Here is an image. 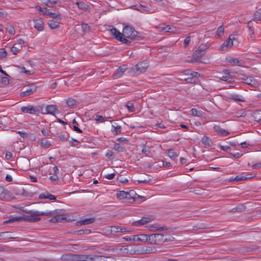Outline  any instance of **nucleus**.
Returning a JSON list of instances; mask_svg holds the SVG:
<instances>
[{
    "instance_id": "1",
    "label": "nucleus",
    "mask_w": 261,
    "mask_h": 261,
    "mask_svg": "<svg viewBox=\"0 0 261 261\" xmlns=\"http://www.w3.org/2000/svg\"><path fill=\"white\" fill-rule=\"evenodd\" d=\"M58 210L53 211L46 212H40L39 211H29L26 213L30 214V215H24L23 217H16L10 218L8 220L4 222V224L11 223L14 222H20L21 221H25L31 222H35L40 220L41 218L39 216H54L49 222L54 223L61 222L63 220H65L66 218L60 217V214L58 212Z\"/></svg>"
},
{
    "instance_id": "2",
    "label": "nucleus",
    "mask_w": 261,
    "mask_h": 261,
    "mask_svg": "<svg viewBox=\"0 0 261 261\" xmlns=\"http://www.w3.org/2000/svg\"><path fill=\"white\" fill-rule=\"evenodd\" d=\"M110 31L112 35L117 40L127 45H129L131 43V41L129 40H135L138 34L134 28L128 25L124 27L122 33L114 28H113Z\"/></svg>"
},
{
    "instance_id": "3",
    "label": "nucleus",
    "mask_w": 261,
    "mask_h": 261,
    "mask_svg": "<svg viewBox=\"0 0 261 261\" xmlns=\"http://www.w3.org/2000/svg\"><path fill=\"white\" fill-rule=\"evenodd\" d=\"M147 241L151 244L160 245L171 240L170 238H165L164 236L161 233H154L150 235H147Z\"/></svg>"
},
{
    "instance_id": "4",
    "label": "nucleus",
    "mask_w": 261,
    "mask_h": 261,
    "mask_svg": "<svg viewBox=\"0 0 261 261\" xmlns=\"http://www.w3.org/2000/svg\"><path fill=\"white\" fill-rule=\"evenodd\" d=\"M206 49L204 45H201L198 49L195 51L193 55L192 62H200L199 60L204 55L205 51Z\"/></svg>"
},
{
    "instance_id": "5",
    "label": "nucleus",
    "mask_w": 261,
    "mask_h": 261,
    "mask_svg": "<svg viewBox=\"0 0 261 261\" xmlns=\"http://www.w3.org/2000/svg\"><path fill=\"white\" fill-rule=\"evenodd\" d=\"M124 240L127 241L146 242L147 241V234H141L139 235H134L127 238H123Z\"/></svg>"
},
{
    "instance_id": "6",
    "label": "nucleus",
    "mask_w": 261,
    "mask_h": 261,
    "mask_svg": "<svg viewBox=\"0 0 261 261\" xmlns=\"http://www.w3.org/2000/svg\"><path fill=\"white\" fill-rule=\"evenodd\" d=\"M155 217L153 216L144 217H142L140 220L134 222L133 223V225L135 226H142L153 221Z\"/></svg>"
},
{
    "instance_id": "7",
    "label": "nucleus",
    "mask_w": 261,
    "mask_h": 261,
    "mask_svg": "<svg viewBox=\"0 0 261 261\" xmlns=\"http://www.w3.org/2000/svg\"><path fill=\"white\" fill-rule=\"evenodd\" d=\"M126 194V200L125 202H132L136 200L137 197L143 199L142 201H144L145 198L144 197H139L133 190H130L129 192H125Z\"/></svg>"
},
{
    "instance_id": "8",
    "label": "nucleus",
    "mask_w": 261,
    "mask_h": 261,
    "mask_svg": "<svg viewBox=\"0 0 261 261\" xmlns=\"http://www.w3.org/2000/svg\"><path fill=\"white\" fill-rule=\"evenodd\" d=\"M234 36L229 35L228 38L224 42L220 47L222 50H226L228 48H231L233 46V40H235Z\"/></svg>"
},
{
    "instance_id": "9",
    "label": "nucleus",
    "mask_w": 261,
    "mask_h": 261,
    "mask_svg": "<svg viewBox=\"0 0 261 261\" xmlns=\"http://www.w3.org/2000/svg\"><path fill=\"white\" fill-rule=\"evenodd\" d=\"M21 111L23 113L31 114H35L39 112V110L37 107L31 105L27 107H22Z\"/></svg>"
},
{
    "instance_id": "10",
    "label": "nucleus",
    "mask_w": 261,
    "mask_h": 261,
    "mask_svg": "<svg viewBox=\"0 0 261 261\" xmlns=\"http://www.w3.org/2000/svg\"><path fill=\"white\" fill-rule=\"evenodd\" d=\"M148 63L147 61H143L138 63L135 66V70L140 73H144L148 67Z\"/></svg>"
},
{
    "instance_id": "11",
    "label": "nucleus",
    "mask_w": 261,
    "mask_h": 261,
    "mask_svg": "<svg viewBox=\"0 0 261 261\" xmlns=\"http://www.w3.org/2000/svg\"><path fill=\"white\" fill-rule=\"evenodd\" d=\"M243 79L246 84L253 87H256L258 85V81L252 76H245Z\"/></svg>"
},
{
    "instance_id": "12",
    "label": "nucleus",
    "mask_w": 261,
    "mask_h": 261,
    "mask_svg": "<svg viewBox=\"0 0 261 261\" xmlns=\"http://www.w3.org/2000/svg\"><path fill=\"white\" fill-rule=\"evenodd\" d=\"M10 198V192L3 186H0V199L3 200H8Z\"/></svg>"
},
{
    "instance_id": "13",
    "label": "nucleus",
    "mask_w": 261,
    "mask_h": 261,
    "mask_svg": "<svg viewBox=\"0 0 261 261\" xmlns=\"http://www.w3.org/2000/svg\"><path fill=\"white\" fill-rule=\"evenodd\" d=\"M91 255L74 254V261H91Z\"/></svg>"
},
{
    "instance_id": "14",
    "label": "nucleus",
    "mask_w": 261,
    "mask_h": 261,
    "mask_svg": "<svg viewBox=\"0 0 261 261\" xmlns=\"http://www.w3.org/2000/svg\"><path fill=\"white\" fill-rule=\"evenodd\" d=\"M247 28L249 31V34L250 36V38L253 40H255V37L254 36V25L252 21H249L247 23Z\"/></svg>"
},
{
    "instance_id": "15",
    "label": "nucleus",
    "mask_w": 261,
    "mask_h": 261,
    "mask_svg": "<svg viewBox=\"0 0 261 261\" xmlns=\"http://www.w3.org/2000/svg\"><path fill=\"white\" fill-rule=\"evenodd\" d=\"M126 69H127L126 65H123L122 66H120L114 73V74H113L114 77L115 79H118V78L121 77Z\"/></svg>"
},
{
    "instance_id": "16",
    "label": "nucleus",
    "mask_w": 261,
    "mask_h": 261,
    "mask_svg": "<svg viewBox=\"0 0 261 261\" xmlns=\"http://www.w3.org/2000/svg\"><path fill=\"white\" fill-rule=\"evenodd\" d=\"M227 62L231 64L232 65H237L238 66H242L244 63V62L242 60H239L237 58H234L232 57H229L227 58Z\"/></svg>"
},
{
    "instance_id": "17",
    "label": "nucleus",
    "mask_w": 261,
    "mask_h": 261,
    "mask_svg": "<svg viewBox=\"0 0 261 261\" xmlns=\"http://www.w3.org/2000/svg\"><path fill=\"white\" fill-rule=\"evenodd\" d=\"M61 20L59 18H57V20L51 19L48 21V24L51 29H55L59 27V24L61 23Z\"/></svg>"
},
{
    "instance_id": "18",
    "label": "nucleus",
    "mask_w": 261,
    "mask_h": 261,
    "mask_svg": "<svg viewBox=\"0 0 261 261\" xmlns=\"http://www.w3.org/2000/svg\"><path fill=\"white\" fill-rule=\"evenodd\" d=\"M35 22L34 28L37 29L38 31H41L44 28V23L42 20L41 18L34 19Z\"/></svg>"
},
{
    "instance_id": "19",
    "label": "nucleus",
    "mask_w": 261,
    "mask_h": 261,
    "mask_svg": "<svg viewBox=\"0 0 261 261\" xmlns=\"http://www.w3.org/2000/svg\"><path fill=\"white\" fill-rule=\"evenodd\" d=\"M39 199H48L51 200H56V197L55 196L50 194L49 193L46 192L44 193H41L39 196Z\"/></svg>"
},
{
    "instance_id": "20",
    "label": "nucleus",
    "mask_w": 261,
    "mask_h": 261,
    "mask_svg": "<svg viewBox=\"0 0 261 261\" xmlns=\"http://www.w3.org/2000/svg\"><path fill=\"white\" fill-rule=\"evenodd\" d=\"M229 97L230 98V99L235 101H245V99L243 96L235 93H231L229 94Z\"/></svg>"
},
{
    "instance_id": "21",
    "label": "nucleus",
    "mask_w": 261,
    "mask_h": 261,
    "mask_svg": "<svg viewBox=\"0 0 261 261\" xmlns=\"http://www.w3.org/2000/svg\"><path fill=\"white\" fill-rule=\"evenodd\" d=\"M95 221V219L94 218H90L86 219L83 220H81L79 221L76 222V226H81L83 225H87L91 224L93 222H94Z\"/></svg>"
},
{
    "instance_id": "22",
    "label": "nucleus",
    "mask_w": 261,
    "mask_h": 261,
    "mask_svg": "<svg viewBox=\"0 0 261 261\" xmlns=\"http://www.w3.org/2000/svg\"><path fill=\"white\" fill-rule=\"evenodd\" d=\"M252 178V176H250V174H247L246 176H243L242 175H239L235 177V178L230 179L229 181H238L241 180H247L249 179H251Z\"/></svg>"
},
{
    "instance_id": "23",
    "label": "nucleus",
    "mask_w": 261,
    "mask_h": 261,
    "mask_svg": "<svg viewBox=\"0 0 261 261\" xmlns=\"http://www.w3.org/2000/svg\"><path fill=\"white\" fill-rule=\"evenodd\" d=\"M15 238H17V237L12 236L11 233L10 232H0L1 240L13 239Z\"/></svg>"
},
{
    "instance_id": "24",
    "label": "nucleus",
    "mask_w": 261,
    "mask_h": 261,
    "mask_svg": "<svg viewBox=\"0 0 261 261\" xmlns=\"http://www.w3.org/2000/svg\"><path fill=\"white\" fill-rule=\"evenodd\" d=\"M36 88H35L34 87H32L28 89L25 91L20 92V96L21 97H26V96H30V95H32V94H33L36 91Z\"/></svg>"
},
{
    "instance_id": "25",
    "label": "nucleus",
    "mask_w": 261,
    "mask_h": 261,
    "mask_svg": "<svg viewBox=\"0 0 261 261\" xmlns=\"http://www.w3.org/2000/svg\"><path fill=\"white\" fill-rule=\"evenodd\" d=\"M45 111L47 114L54 115L56 112H58V110L55 105H48L45 107Z\"/></svg>"
},
{
    "instance_id": "26",
    "label": "nucleus",
    "mask_w": 261,
    "mask_h": 261,
    "mask_svg": "<svg viewBox=\"0 0 261 261\" xmlns=\"http://www.w3.org/2000/svg\"><path fill=\"white\" fill-rule=\"evenodd\" d=\"M74 254L65 253L61 255L60 259L62 260L74 261Z\"/></svg>"
},
{
    "instance_id": "27",
    "label": "nucleus",
    "mask_w": 261,
    "mask_h": 261,
    "mask_svg": "<svg viewBox=\"0 0 261 261\" xmlns=\"http://www.w3.org/2000/svg\"><path fill=\"white\" fill-rule=\"evenodd\" d=\"M134 9L137 10L141 12H149L150 9L146 6H143L141 4L133 6Z\"/></svg>"
},
{
    "instance_id": "28",
    "label": "nucleus",
    "mask_w": 261,
    "mask_h": 261,
    "mask_svg": "<svg viewBox=\"0 0 261 261\" xmlns=\"http://www.w3.org/2000/svg\"><path fill=\"white\" fill-rule=\"evenodd\" d=\"M201 142L205 147L211 146L212 143L211 139L207 136L203 137L201 139Z\"/></svg>"
},
{
    "instance_id": "29",
    "label": "nucleus",
    "mask_w": 261,
    "mask_h": 261,
    "mask_svg": "<svg viewBox=\"0 0 261 261\" xmlns=\"http://www.w3.org/2000/svg\"><path fill=\"white\" fill-rule=\"evenodd\" d=\"M40 145L43 148H47L51 146V144L47 139L43 138L40 140Z\"/></svg>"
},
{
    "instance_id": "30",
    "label": "nucleus",
    "mask_w": 261,
    "mask_h": 261,
    "mask_svg": "<svg viewBox=\"0 0 261 261\" xmlns=\"http://www.w3.org/2000/svg\"><path fill=\"white\" fill-rule=\"evenodd\" d=\"M116 196L117 198H118L120 200H123L124 202H125L126 200V194L125 192L124 191H118L117 194Z\"/></svg>"
},
{
    "instance_id": "31",
    "label": "nucleus",
    "mask_w": 261,
    "mask_h": 261,
    "mask_svg": "<svg viewBox=\"0 0 261 261\" xmlns=\"http://www.w3.org/2000/svg\"><path fill=\"white\" fill-rule=\"evenodd\" d=\"M166 28L168 29L167 30H166V32H170L172 33H179L180 29H177L175 27L168 25L166 26Z\"/></svg>"
},
{
    "instance_id": "32",
    "label": "nucleus",
    "mask_w": 261,
    "mask_h": 261,
    "mask_svg": "<svg viewBox=\"0 0 261 261\" xmlns=\"http://www.w3.org/2000/svg\"><path fill=\"white\" fill-rule=\"evenodd\" d=\"M254 21H261V8L258 9L254 14L253 17Z\"/></svg>"
},
{
    "instance_id": "33",
    "label": "nucleus",
    "mask_w": 261,
    "mask_h": 261,
    "mask_svg": "<svg viewBox=\"0 0 261 261\" xmlns=\"http://www.w3.org/2000/svg\"><path fill=\"white\" fill-rule=\"evenodd\" d=\"M246 209V207L243 205H239L236 207L232 208L230 212L236 213V212H242Z\"/></svg>"
},
{
    "instance_id": "34",
    "label": "nucleus",
    "mask_w": 261,
    "mask_h": 261,
    "mask_svg": "<svg viewBox=\"0 0 261 261\" xmlns=\"http://www.w3.org/2000/svg\"><path fill=\"white\" fill-rule=\"evenodd\" d=\"M156 248L154 247H146L143 250L142 253H152L156 252Z\"/></svg>"
},
{
    "instance_id": "35",
    "label": "nucleus",
    "mask_w": 261,
    "mask_h": 261,
    "mask_svg": "<svg viewBox=\"0 0 261 261\" xmlns=\"http://www.w3.org/2000/svg\"><path fill=\"white\" fill-rule=\"evenodd\" d=\"M91 261H105L104 255H91Z\"/></svg>"
},
{
    "instance_id": "36",
    "label": "nucleus",
    "mask_w": 261,
    "mask_h": 261,
    "mask_svg": "<svg viewBox=\"0 0 261 261\" xmlns=\"http://www.w3.org/2000/svg\"><path fill=\"white\" fill-rule=\"evenodd\" d=\"M76 4L78 8L82 10L87 11L89 8V6L84 2H76Z\"/></svg>"
},
{
    "instance_id": "37",
    "label": "nucleus",
    "mask_w": 261,
    "mask_h": 261,
    "mask_svg": "<svg viewBox=\"0 0 261 261\" xmlns=\"http://www.w3.org/2000/svg\"><path fill=\"white\" fill-rule=\"evenodd\" d=\"M215 129L217 133L221 134V135L227 136L228 134H229V133L228 132L226 131L224 129L221 128L219 126L215 127Z\"/></svg>"
},
{
    "instance_id": "38",
    "label": "nucleus",
    "mask_w": 261,
    "mask_h": 261,
    "mask_svg": "<svg viewBox=\"0 0 261 261\" xmlns=\"http://www.w3.org/2000/svg\"><path fill=\"white\" fill-rule=\"evenodd\" d=\"M168 155L170 158L172 160H175L177 156L176 152L172 149H169L168 151Z\"/></svg>"
},
{
    "instance_id": "39",
    "label": "nucleus",
    "mask_w": 261,
    "mask_h": 261,
    "mask_svg": "<svg viewBox=\"0 0 261 261\" xmlns=\"http://www.w3.org/2000/svg\"><path fill=\"white\" fill-rule=\"evenodd\" d=\"M253 117L255 121H259L261 120V111L257 110L253 113Z\"/></svg>"
},
{
    "instance_id": "40",
    "label": "nucleus",
    "mask_w": 261,
    "mask_h": 261,
    "mask_svg": "<svg viewBox=\"0 0 261 261\" xmlns=\"http://www.w3.org/2000/svg\"><path fill=\"white\" fill-rule=\"evenodd\" d=\"M191 114L194 116L202 117V112L200 111H198L195 108H193L191 110Z\"/></svg>"
},
{
    "instance_id": "41",
    "label": "nucleus",
    "mask_w": 261,
    "mask_h": 261,
    "mask_svg": "<svg viewBox=\"0 0 261 261\" xmlns=\"http://www.w3.org/2000/svg\"><path fill=\"white\" fill-rule=\"evenodd\" d=\"M112 127L113 129L112 131L115 135H117L121 133V127L120 126H115L114 125H112Z\"/></svg>"
},
{
    "instance_id": "42",
    "label": "nucleus",
    "mask_w": 261,
    "mask_h": 261,
    "mask_svg": "<svg viewBox=\"0 0 261 261\" xmlns=\"http://www.w3.org/2000/svg\"><path fill=\"white\" fill-rule=\"evenodd\" d=\"M48 16L51 18L52 19L57 20V18H59L60 20H61V15L60 13H53L50 12Z\"/></svg>"
},
{
    "instance_id": "43",
    "label": "nucleus",
    "mask_w": 261,
    "mask_h": 261,
    "mask_svg": "<svg viewBox=\"0 0 261 261\" xmlns=\"http://www.w3.org/2000/svg\"><path fill=\"white\" fill-rule=\"evenodd\" d=\"M113 148L119 152H122L124 151V148L121 146L119 143H115Z\"/></svg>"
},
{
    "instance_id": "44",
    "label": "nucleus",
    "mask_w": 261,
    "mask_h": 261,
    "mask_svg": "<svg viewBox=\"0 0 261 261\" xmlns=\"http://www.w3.org/2000/svg\"><path fill=\"white\" fill-rule=\"evenodd\" d=\"M58 137L60 139V140L64 142L67 141L68 137V134L66 133L62 134V133H59L58 134Z\"/></svg>"
},
{
    "instance_id": "45",
    "label": "nucleus",
    "mask_w": 261,
    "mask_h": 261,
    "mask_svg": "<svg viewBox=\"0 0 261 261\" xmlns=\"http://www.w3.org/2000/svg\"><path fill=\"white\" fill-rule=\"evenodd\" d=\"M224 27L223 26H220L216 32V35L218 36V37L220 38L222 36L224 33Z\"/></svg>"
},
{
    "instance_id": "46",
    "label": "nucleus",
    "mask_w": 261,
    "mask_h": 261,
    "mask_svg": "<svg viewBox=\"0 0 261 261\" xmlns=\"http://www.w3.org/2000/svg\"><path fill=\"white\" fill-rule=\"evenodd\" d=\"M75 103L76 101L73 98H69L66 100V104L69 107L72 108Z\"/></svg>"
},
{
    "instance_id": "47",
    "label": "nucleus",
    "mask_w": 261,
    "mask_h": 261,
    "mask_svg": "<svg viewBox=\"0 0 261 261\" xmlns=\"http://www.w3.org/2000/svg\"><path fill=\"white\" fill-rule=\"evenodd\" d=\"M7 31L11 35H14L15 30L14 28L11 25H8L6 28Z\"/></svg>"
},
{
    "instance_id": "48",
    "label": "nucleus",
    "mask_w": 261,
    "mask_h": 261,
    "mask_svg": "<svg viewBox=\"0 0 261 261\" xmlns=\"http://www.w3.org/2000/svg\"><path fill=\"white\" fill-rule=\"evenodd\" d=\"M126 107L129 112H133L135 111L134 105L130 101H128L126 103Z\"/></svg>"
},
{
    "instance_id": "49",
    "label": "nucleus",
    "mask_w": 261,
    "mask_h": 261,
    "mask_svg": "<svg viewBox=\"0 0 261 261\" xmlns=\"http://www.w3.org/2000/svg\"><path fill=\"white\" fill-rule=\"evenodd\" d=\"M82 30L84 32H88L90 31V26L87 23H82Z\"/></svg>"
},
{
    "instance_id": "50",
    "label": "nucleus",
    "mask_w": 261,
    "mask_h": 261,
    "mask_svg": "<svg viewBox=\"0 0 261 261\" xmlns=\"http://www.w3.org/2000/svg\"><path fill=\"white\" fill-rule=\"evenodd\" d=\"M149 152V147L145 145H143L142 152L146 155H148Z\"/></svg>"
},
{
    "instance_id": "51",
    "label": "nucleus",
    "mask_w": 261,
    "mask_h": 261,
    "mask_svg": "<svg viewBox=\"0 0 261 261\" xmlns=\"http://www.w3.org/2000/svg\"><path fill=\"white\" fill-rule=\"evenodd\" d=\"M111 231L112 232H120V226H113L111 227Z\"/></svg>"
},
{
    "instance_id": "52",
    "label": "nucleus",
    "mask_w": 261,
    "mask_h": 261,
    "mask_svg": "<svg viewBox=\"0 0 261 261\" xmlns=\"http://www.w3.org/2000/svg\"><path fill=\"white\" fill-rule=\"evenodd\" d=\"M79 231H80V236H82L83 234H88L91 232V230L89 229H81V230H79Z\"/></svg>"
},
{
    "instance_id": "53",
    "label": "nucleus",
    "mask_w": 261,
    "mask_h": 261,
    "mask_svg": "<svg viewBox=\"0 0 261 261\" xmlns=\"http://www.w3.org/2000/svg\"><path fill=\"white\" fill-rule=\"evenodd\" d=\"M221 79L223 81L227 82L228 83H231L232 82V78L228 76H223Z\"/></svg>"
},
{
    "instance_id": "54",
    "label": "nucleus",
    "mask_w": 261,
    "mask_h": 261,
    "mask_svg": "<svg viewBox=\"0 0 261 261\" xmlns=\"http://www.w3.org/2000/svg\"><path fill=\"white\" fill-rule=\"evenodd\" d=\"M185 81L188 83H193L195 82L196 79L191 76V77L185 79Z\"/></svg>"
},
{
    "instance_id": "55",
    "label": "nucleus",
    "mask_w": 261,
    "mask_h": 261,
    "mask_svg": "<svg viewBox=\"0 0 261 261\" xmlns=\"http://www.w3.org/2000/svg\"><path fill=\"white\" fill-rule=\"evenodd\" d=\"M106 156L109 159H113L114 157V152L111 150H109L106 154Z\"/></svg>"
},
{
    "instance_id": "56",
    "label": "nucleus",
    "mask_w": 261,
    "mask_h": 261,
    "mask_svg": "<svg viewBox=\"0 0 261 261\" xmlns=\"http://www.w3.org/2000/svg\"><path fill=\"white\" fill-rule=\"evenodd\" d=\"M11 51L14 55H17L18 53L19 49L14 46H13L11 48Z\"/></svg>"
},
{
    "instance_id": "57",
    "label": "nucleus",
    "mask_w": 261,
    "mask_h": 261,
    "mask_svg": "<svg viewBox=\"0 0 261 261\" xmlns=\"http://www.w3.org/2000/svg\"><path fill=\"white\" fill-rule=\"evenodd\" d=\"M1 83L5 85H7L9 83V80L7 77H3L1 80Z\"/></svg>"
},
{
    "instance_id": "58",
    "label": "nucleus",
    "mask_w": 261,
    "mask_h": 261,
    "mask_svg": "<svg viewBox=\"0 0 261 261\" xmlns=\"http://www.w3.org/2000/svg\"><path fill=\"white\" fill-rule=\"evenodd\" d=\"M50 11H49V10L46 8H44L42 10V11L41 12L42 14L43 15H47V16H48L49 15V13Z\"/></svg>"
},
{
    "instance_id": "59",
    "label": "nucleus",
    "mask_w": 261,
    "mask_h": 261,
    "mask_svg": "<svg viewBox=\"0 0 261 261\" xmlns=\"http://www.w3.org/2000/svg\"><path fill=\"white\" fill-rule=\"evenodd\" d=\"M191 40L190 37H187L185 40H184V46L185 47H187L188 44H189Z\"/></svg>"
},
{
    "instance_id": "60",
    "label": "nucleus",
    "mask_w": 261,
    "mask_h": 261,
    "mask_svg": "<svg viewBox=\"0 0 261 261\" xmlns=\"http://www.w3.org/2000/svg\"><path fill=\"white\" fill-rule=\"evenodd\" d=\"M105 261H116L115 258L111 256H105Z\"/></svg>"
},
{
    "instance_id": "61",
    "label": "nucleus",
    "mask_w": 261,
    "mask_h": 261,
    "mask_svg": "<svg viewBox=\"0 0 261 261\" xmlns=\"http://www.w3.org/2000/svg\"><path fill=\"white\" fill-rule=\"evenodd\" d=\"M252 168L254 169H259L261 168V163L255 164L252 166Z\"/></svg>"
},
{
    "instance_id": "62",
    "label": "nucleus",
    "mask_w": 261,
    "mask_h": 261,
    "mask_svg": "<svg viewBox=\"0 0 261 261\" xmlns=\"http://www.w3.org/2000/svg\"><path fill=\"white\" fill-rule=\"evenodd\" d=\"M115 176V173H112V174H107V175H105V177L108 179H112L114 178Z\"/></svg>"
},
{
    "instance_id": "63",
    "label": "nucleus",
    "mask_w": 261,
    "mask_h": 261,
    "mask_svg": "<svg viewBox=\"0 0 261 261\" xmlns=\"http://www.w3.org/2000/svg\"><path fill=\"white\" fill-rule=\"evenodd\" d=\"M151 181L150 178L139 179L138 181L139 183H148Z\"/></svg>"
},
{
    "instance_id": "64",
    "label": "nucleus",
    "mask_w": 261,
    "mask_h": 261,
    "mask_svg": "<svg viewBox=\"0 0 261 261\" xmlns=\"http://www.w3.org/2000/svg\"><path fill=\"white\" fill-rule=\"evenodd\" d=\"M49 179L51 181H56L58 180V176L57 175L54 174L49 177Z\"/></svg>"
}]
</instances>
